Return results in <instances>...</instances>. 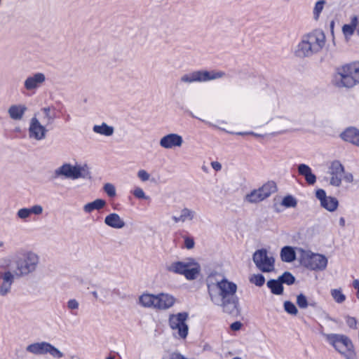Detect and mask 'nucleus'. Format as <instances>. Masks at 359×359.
Instances as JSON below:
<instances>
[{
  "instance_id": "79ce46f5",
  "label": "nucleus",
  "mask_w": 359,
  "mask_h": 359,
  "mask_svg": "<svg viewBox=\"0 0 359 359\" xmlns=\"http://www.w3.org/2000/svg\"><path fill=\"white\" fill-rule=\"evenodd\" d=\"M133 194L137 199H148V197L145 196V194L142 188H135L133 190Z\"/></svg>"
},
{
  "instance_id": "2f4dec72",
  "label": "nucleus",
  "mask_w": 359,
  "mask_h": 359,
  "mask_svg": "<svg viewBox=\"0 0 359 359\" xmlns=\"http://www.w3.org/2000/svg\"><path fill=\"white\" fill-rule=\"evenodd\" d=\"M297 203H273L272 209L277 213H281L289 208H294Z\"/></svg>"
},
{
  "instance_id": "603ef678",
  "label": "nucleus",
  "mask_w": 359,
  "mask_h": 359,
  "mask_svg": "<svg viewBox=\"0 0 359 359\" xmlns=\"http://www.w3.org/2000/svg\"><path fill=\"white\" fill-rule=\"evenodd\" d=\"M242 327V323L239 321H236L233 323L231 325V329L233 331H238Z\"/></svg>"
},
{
  "instance_id": "de8ad7c7",
  "label": "nucleus",
  "mask_w": 359,
  "mask_h": 359,
  "mask_svg": "<svg viewBox=\"0 0 359 359\" xmlns=\"http://www.w3.org/2000/svg\"><path fill=\"white\" fill-rule=\"evenodd\" d=\"M320 205L330 212L337 210L338 203H320Z\"/></svg>"
},
{
  "instance_id": "ddd939ff",
  "label": "nucleus",
  "mask_w": 359,
  "mask_h": 359,
  "mask_svg": "<svg viewBox=\"0 0 359 359\" xmlns=\"http://www.w3.org/2000/svg\"><path fill=\"white\" fill-rule=\"evenodd\" d=\"M252 259L261 271L269 273L274 271L275 259L266 250L261 249L255 251Z\"/></svg>"
},
{
  "instance_id": "338daca9",
  "label": "nucleus",
  "mask_w": 359,
  "mask_h": 359,
  "mask_svg": "<svg viewBox=\"0 0 359 359\" xmlns=\"http://www.w3.org/2000/svg\"><path fill=\"white\" fill-rule=\"evenodd\" d=\"M340 223H341V224L342 226H344V219L343 218H341V219H340Z\"/></svg>"
},
{
  "instance_id": "680f3d73",
  "label": "nucleus",
  "mask_w": 359,
  "mask_h": 359,
  "mask_svg": "<svg viewBox=\"0 0 359 359\" xmlns=\"http://www.w3.org/2000/svg\"><path fill=\"white\" fill-rule=\"evenodd\" d=\"M93 202H95V203H102V202H104V201L102 200V199H100V198H97V199L93 201Z\"/></svg>"
},
{
  "instance_id": "20e7f679",
  "label": "nucleus",
  "mask_w": 359,
  "mask_h": 359,
  "mask_svg": "<svg viewBox=\"0 0 359 359\" xmlns=\"http://www.w3.org/2000/svg\"><path fill=\"white\" fill-rule=\"evenodd\" d=\"M334 83L338 87L352 88L359 83V62L346 64L337 69Z\"/></svg>"
},
{
  "instance_id": "09e8293b",
  "label": "nucleus",
  "mask_w": 359,
  "mask_h": 359,
  "mask_svg": "<svg viewBox=\"0 0 359 359\" xmlns=\"http://www.w3.org/2000/svg\"><path fill=\"white\" fill-rule=\"evenodd\" d=\"M46 119V126H48L52 124L55 118V115L54 113H50L49 114L44 115Z\"/></svg>"
},
{
  "instance_id": "3c124183",
  "label": "nucleus",
  "mask_w": 359,
  "mask_h": 359,
  "mask_svg": "<svg viewBox=\"0 0 359 359\" xmlns=\"http://www.w3.org/2000/svg\"><path fill=\"white\" fill-rule=\"evenodd\" d=\"M352 286L356 290V297L359 300V279L354 280Z\"/></svg>"
},
{
  "instance_id": "6ab92c4d",
  "label": "nucleus",
  "mask_w": 359,
  "mask_h": 359,
  "mask_svg": "<svg viewBox=\"0 0 359 359\" xmlns=\"http://www.w3.org/2000/svg\"><path fill=\"white\" fill-rule=\"evenodd\" d=\"M340 137L345 142L359 147V129L355 127L347 128L340 134Z\"/></svg>"
},
{
  "instance_id": "864d4df0",
  "label": "nucleus",
  "mask_w": 359,
  "mask_h": 359,
  "mask_svg": "<svg viewBox=\"0 0 359 359\" xmlns=\"http://www.w3.org/2000/svg\"><path fill=\"white\" fill-rule=\"evenodd\" d=\"M211 166L216 171H219L222 169V165L217 161H212L211 163Z\"/></svg>"
},
{
  "instance_id": "423d86ee",
  "label": "nucleus",
  "mask_w": 359,
  "mask_h": 359,
  "mask_svg": "<svg viewBox=\"0 0 359 359\" xmlns=\"http://www.w3.org/2000/svg\"><path fill=\"white\" fill-rule=\"evenodd\" d=\"M16 271L18 276H27L36 270L39 264V255L31 250H21L16 254Z\"/></svg>"
},
{
  "instance_id": "a19ab883",
  "label": "nucleus",
  "mask_w": 359,
  "mask_h": 359,
  "mask_svg": "<svg viewBox=\"0 0 359 359\" xmlns=\"http://www.w3.org/2000/svg\"><path fill=\"white\" fill-rule=\"evenodd\" d=\"M104 190L107 193V194L111 198H113L116 196V188L114 185L111 183H107L104 186Z\"/></svg>"
},
{
  "instance_id": "6e6d98bb",
  "label": "nucleus",
  "mask_w": 359,
  "mask_h": 359,
  "mask_svg": "<svg viewBox=\"0 0 359 359\" xmlns=\"http://www.w3.org/2000/svg\"><path fill=\"white\" fill-rule=\"evenodd\" d=\"M281 202H296L294 198L292 195L285 196Z\"/></svg>"
},
{
  "instance_id": "4d7b16f0",
  "label": "nucleus",
  "mask_w": 359,
  "mask_h": 359,
  "mask_svg": "<svg viewBox=\"0 0 359 359\" xmlns=\"http://www.w3.org/2000/svg\"><path fill=\"white\" fill-rule=\"evenodd\" d=\"M41 111L43 112L44 115L49 114L51 112V109L50 107H43L41 109Z\"/></svg>"
},
{
  "instance_id": "c756f323",
  "label": "nucleus",
  "mask_w": 359,
  "mask_h": 359,
  "mask_svg": "<svg viewBox=\"0 0 359 359\" xmlns=\"http://www.w3.org/2000/svg\"><path fill=\"white\" fill-rule=\"evenodd\" d=\"M267 286L270 288L272 293L275 294H281L283 291V287L280 280H271L267 282Z\"/></svg>"
},
{
  "instance_id": "c85d7f7f",
  "label": "nucleus",
  "mask_w": 359,
  "mask_h": 359,
  "mask_svg": "<svg viewBox=\"0 0 359 359\" xmlns=\"http://www.w3.org/2000/svg\"><path fill=\"white\" fill-rule=\"evenodd\" d=\"M358 24V17L354 15L351 19L350 24H346L342 27V31L346 36H351Z\"/></svg>"
},
{
  "instance_id": "39448f33",
  "label": "nucleus",
  "mask_w": 359,
  "mask_h": 359,
  "mask_svg": "<svg viewBox=\"0 0 359 359\" xmlns=\"http://www.w3.org/2000/svg\"><path fill=\"white\" fill-rule=\"evenodd\" d=\"M296 250L298 261L302 266L316 271H322L327 268L328 259L325 255L302 248Z\"/></svg>"
},
{
  "instance_id": "aec40b11",
  "label": "nucleus",
  "mask_w": 359,
  "mask_h": 359,
  "mask_svg": "<svg viewBox=\"0 0 359 359\" xmlns=\"http://www.w3.org/2000/svg\"><path fill=\"white\" fill-rule=\"evenodd\" d=\"M298 173L303 176L309 185H313L316 182V176L312 172L311 168L306 164L300 163L297 167Z\"/></svg>"
},
{
  "instance_id": "72a5a7b5",
  "label": "nucleus",
  "mask_w": 359,
  "mask_h": 359,
  "mask_svg": "<svg viewBox=\"0 0 359 359\" xmlns=\"http://www.w3.org/2000/svg\"><path fill=\"white\" fill-rule=\"evenodd\" d=\"M284 309L287 313L290 315L295 316L298 313V310L294 304L290 301H286L284 302Z\"/></svg>"
},
{
  "instance_id": "8fccbe9b",
  "label": "nucleus",
  "mask_w": 359,
  "mask_h": 359,
  "mask_svg": "<svg viewBox=\"0 0 359 359\" xmlns=\"http://www.w3.org/2000/svg\"><path fill=\"white\" fill-rule=\"evenodd\" d=\"M343 179L346 182L351 183L353 181V175L351 172H345L343 173Z\"/></svg>"
},
{
  "instance_id": "49530a36",
  "label": "nucleus",
  "mask_w": 359,
  "mask_h": 359,
  "mask_svg": "<svg viewBox=\"0 0 359 359\" xmlns=\"http://www.w3.org/2000/svg\"><path fill=\"white\" fill-rule=\"evenodd\" d=\"M330 184L334 187H339L341 184V177L331 175Z\"/></svg>"
},
{
  "instance_id": "5fc2aeb1",
  "label": "nucleus",
  "mask_w": 359,
  "mask_h": 359,
  "mask_svg": "<svg viewBox=\"0 0 359 359\" xmlns=\"http://www.w3.org/2000/svg\"><path fill=\"white\" fill-rule=\"evenodd\" d=\"M189 114L191 117L198 118V120L203 121V123H205V124L208 125L209 126H212V127L215 126L214 124H212V123H210L209 121H205V120H203L201 118H199L196 117L191 111H189Z\"/></svg>"
},
{
  "instance_id": "2eb2a0df",
  "label": "nucleus",
  "mask_w": 359,
  "mask_h": 359,
  "mask_svg": "<svg viewBox=\"0 0 359 359\" xmlns=\"http://www.w3.org/2000/svg\"><path fill=\"white\" fill-rule=\"evenodd\" d=\"M46 126L41 123L35 114L30 119L28 128L29 137L37 141L43 140L46 137Z\"/></svg>"
},
{
  "instance_id": "0e129e2a",
  "label": "nucleus",
  "mask_w": 359,
  "mask_h": 359,
  "mask_svg": "<svg viewBox=\"0 0 359 359\" xmlns=\"http://www.w3.org/2000/svg\"><path fill=\"white\" fill-rule=\"evenodd\" d=\"M309 306L315 307L316 306V302H311V303L309 304Z\"/></svg>"
},
{
  "instance_id": "69168bd1",
  "label": "nucleus",
  "mask_w": 359,
  "mask_h": 359,
  "mask_svg": "<svg viewBox=\"0 0 359 359\" xmlns=\"http://www.w3.org/2000/svg\"><path fill=\"white\" fill-rule=\"evenodd\" d=\"M327 319L331 320V321L335 322V323L337 322V320L335 319H334V318H332L331 317H327Z\"/></svg>"
},
{
  "instance_id": "4c0bfd02",
  "label": "nucleus",
  "mask_w": 359,
  "mask_h": 359,
  "mask_svg": "<svg viewBox=\"0 0 359 359\" xmlns=\"http://www.w3.org/2000/svg\"><path fill=\"white\" fill-rule=\"evenodd\" d=\"M12 264V257L7 256L0 259V269H8Z\"/></svg>"
},
{
  "instance_id": "bf43d9fd",
  "label": "nucleus",
  "mask_w": 359,
  "mask_h": 359,
  "mask_svg": "<svg viewBox=\"0 0 359 359\" xmlns=\"http://www.w3.org/2000/svg\"><path fill=\"white\" fill-rule=\"evenodd\" d=\"M247 132H238V133H236L235 134L238 135H248V133H246Z\"/></svg>"
},
{
  "instance_id": "1a4fd4ad",
  "label": "nucleus",
  "mask_w": 359,
  "mask_h": 359,
  "mask_svg": "<svg viewBox=\"0 0 359 359\" xmlns=\"http://www.w3.org/2000/svg\"><path fill=\"white\" fill-rule=\"evenodd\" d=\"M88 165L86 164H76L74 165L65 163L56 168L52 175L53 179H71L76 180L85 177L87 174Z\"/></svg>"
},
{
  "instance_id": "a18cd8bd",
  "label": "nucleus",
  "mask_w": 359,
  "mask_h": 359,
  "mask_svg": "<svg viewBox=\"0 0 359 359\" xmlns=\"http://www.w3.org/2000/svg\"><path fill=\"white\" fill-rule=\"evenodd\" d=\"M137 177L142 182H147L149 180L150 175L145 170H140L137 172Z\"/></svg>"
},
{
  "instance_id": "9d476101",
  "label": "nucleus",
  "mask_w": 359,
  "mask_h": 359,
  "mask_svg": "<svg viewBox=\"0 0 359 359\" xmlns=\"http://www.w3.org/2000/svg\"><path fill=\"white\" fill-rule=\"evenodd\" d=\"M189 314L187 312H181L170 314L168 318V324L173 332V335L179 339H185L189 333L187 320Z\"/></svg>"
},
{
  "instance_id": "dca6fc26",
  "label": "nucleus",
  "mask_w": 359,
  "mask_h": 359,
  "mask_svg": "<svg viewBox=\"0 0 359 359\" xmlns=\"http://www.w3.org/2000/svg\"><path fill=\"white\" fill-rule=\"evenodd\" d=\"M17 273L10 270H6L0 275L1 283L0 284V296L6 297L11 292L12 285Z\"/></svg>"
},
{
  "instance_id": "f257e3e1",
  "label": "nucleus",
  "mask_w": 359,
  "mask_h": 359,
  "mask_svg": "<svg viewBox=\"0 0 359 359\" xmlns=\"http://www.w3.org/2000/svg\"><path fill=\"white\" fill-rule=\"evenodd\" d=\"M208 290L211 302L221 306L223 311L229 314L238 312V299L236 294L237 285L226 278L213 281L208 280Z\"/></svg>"
},
{
  "instance_id": "6e6552de",
  "label": "nucleus",
  "mask_w": 359,
  "mask_h": 359,
  "mask_svg": "<svg viewBox=\"0 0 359 359\" xmlns=\"http://www.w3.org/2000/svg\"><path fill=\"white\" fill-rule=\"evenodd\" d=\"M168 269L170 272L184 275L187 280H192L199 275L201 266L194 258H188L182 262L172 263Z\"/></svg>"
},
{
  "instance_id": "c03bdc74",
  "label": "nucleus",
  "mask_w": 359,
  "mask_h": 359,
  "mask_svg": "<svg viewBox=\"0 0 359 359\" xmlns=\"http://www.w3.org/2000/svg\"><path fill=\"white\" fill-rule=\"evenodd\" d=\"M316 196L320 202H327L326 192L322 189H318L316 191Z\"/></svg>"
},
{
  "instance_id": "e2e57ef3",
  "label": "nucleus",
  "mask_w": 359,
  "mask_h": 359,
  "mask_svg": "<svg viewBox=\"0 0 359 359\" xmlns=\"http://www.w3.org/2000/svg\"><path fill=\"white\" fill-rule=\"evenodd\" d=\"M330 202L334 203V202H338V201L334 198H330Z\"/></svg>"
},
{
  "instance_id": "4be33fe9",
  "label": "nucleus",
  "mask_w": 359,
  "mask_h": 359,
  "mask_svg": "<svg viewBox=\"0 0 359 359\" xmlns=\"http://www.w3.org/2000/svg\"><path fill=\"white\" fill-rule=\"evenodd\" d=\"M105 224L114 229H121L125 226V222L116 213L107 215L104 219Z\"/></svg>"
},
{
  "instance_id": "5701e85b",
  "label": "nucleus",
  "mask_w": 359,
  "mask_h": 359,
  "mask_svg": "<svg viewBox=\"0 0 359 359\" xmlns=\"http://www.w3.org/2000/svg\"><path fill=\"white\" fill-rule=\"evenodd\" d=\"M280 257L283 262L290 263L296 259L295 248L292 246L283 247L280 252Z\"/></svg>"
},
{
  "instance_id": "0eeeda50",
  "label": "nucleus",
  "mask_w": 359,
  "mask_h": 359,
  "mask_svg": "<svg viewBox=\"0 0 359 359\" xmlns=\"http://www.w3.org/2000/svg\"><path fill=\"white\" fill-rule=\"evenodd\" d=\"M326 340L346 359H357L352 341L346 336L338 334L325 335Z\"/></svg>"
},
{
  "instance_id": "58836bf2",
  "label": "nucleus",
  "mask_w": 359,
  "mask_h": 359,
  "mask_svg": "<svg viewBox=\"0 0 359 359\" xmlns=\"http://www.w3.org/2000/svg\"><path fill=\"white\" fill-rule=\"evenodd\" d=\"M346 325L351 329H357L358 321L355 317L346 315L344 316Z\"/></svg>"
},
{
  "instance_id": "b1692460",
  "label": "nucleus",
  "mask_w": 359,
  "mask_h": 359,
  "mask_svg": "<svg viewBox=\"0 0 359 359\" xmlns=\"http://www.w3.org/2000/svg\"><path fill=\"white\" fill-rule=\"evenodd\" d=\"M195 212L188 208H184L181 210L179 215H174L172 219L175 222H184L192 220L195 217Z\"/></svg>"
},
{
  "instance_id": "9b49d317",
  "label": "nucleus",
  "mask_w": 359,
  "mask_h": 359,
  "mask_svg": "<svg viewBox=\"0 0 359 359\" xmlns=\"http://www.w3.org/2000/svg\"><path fill=\"white\" fill-rule=\"evenodd\" d=\"M26 351L34 355L49 354L55 359H60L65 354L58 348L46 341H36L26 346Z\"/></svg>"
},
{
  "instance_id": "f8f14e48",
  "label": "nucleus",
  "mask_w": 359,
  "mask_h": 359,
  "mask_svg": "<svg viewBox=\"0 0 359 359\" xmlns=\"http://www.w3.org/2000/svg\"><path fill=\"white\" fill-rule=\"evenodd\" d=\"M276 183L268 181L258 189L252 190L245 196L246 202H262L277 191Z\"/></svg>"
},
{
  "instance_id": "412c9836",
  "label": "nucleus",
  "mask_w": 359,
  "mask_h": 359,
  "mask_svg": "<svg viewBox=\"0 0 359 359\" xmlns=\"http://www.w3.org/2000/svg\"><path fill=\"white\" fill-rule=\"evenodd\" d=\"M27 110L26 105L22 104H13L8 109L10 118L15 121L21 120Z\"/></svg>"
},
{
  "instance_id": "13d9d810",
  "label": "nucleus",
  "mask_w": 359,
  "mask_h": 359,
  "mask_svg": "<svg viewBox=\"0 0 359 359\" xmlns=\"http://www.w3.org/2000/svg\"><path fill=\"white\" fill-rule=\"evenodd\" d=\"M248 134L254 135L255 137H261L262 135L260 134L255 133L254 132L250 131L249 133H247Z\"/></svg>"
},
{
  "instance_id": "4468645a",
  "label": "nucleus",
  "mask_w": 359,
  "mask_h": 359,
  "mask_svg": "<svg viewBox=\"0 0 359 359\" xmlns=\"http://www.w3.org/2000/svg\"><path fill=\"white\" fill-rule=\"evenodd\" d=\"M224 74L222 72H210L208 71H196L182 76L180 81L185 83L205 82L221 78Z\"/></svg>"
},
{
  "instance_id": "cd10ccee",
  "label": "nucleus",
  "mask_w": 359,
  "mask_h": 359,
  "mask_svg": "<svg viewBox=\"0 0 359 359\" xmlns=\"http://www.w3.org/2000/svg\"><path fill=\"white\" fill-rule=\"evenodd\" d=\"M329 173L330 175L342 177L344 173V167L339 161H334L329 167Z\"/></svg>"
},
{
  "instance_id": "f704fd0d",
  "label": "nucleus",
  "mask_w": 359,
  "mask_h": 359,
  "mask_svg": "<svg viewBox=\"0 0 359 359\" xmlns=\"http://www.w3.org/2000/svg\"><path fill=\"white\" fill-rule=\"evenodd\" d=\"M282 283H286L287 285H292L294 282V277L292 275V273L289 272H285L281 276L278 278Z\"/></svg>"
},
{
  "instance_id": "e433bc0d",
  "label": "nucleus",
  "mask_w": 359,
  "mask_h": 359,
  "mask_svg": "<svg viewBox=\"0 0 359 359\" xmlns=\"http://www.w3.org/2000/svg\"><path fill=\"white\" fill-rule=\"evenodd\" d=\"M184 239V246L188 250H191L194 248L195 242L192 237L184 235L182 236Z\"/></svg>"
},
{
  "instance_id": "f03ea898",
  "label": "nucleus",
  "mask_w": 359,
  "mask_h": 359,
  "mask_svg": "<svg viewBox=\"0 0 359 359\" xmlns=\"http://www.w3.org/2000/svg\"><path fill=\"white\" fill-rule=\"evenodd\" d=\"M176 301V298L170 293L151 294L144 292L139 297L138 304L144 308L166 311L172 308L175 304Z\"/></svg>"
},
{
  "instance_id": "393cba45",
  "label": "nucleus",
  "mask_w": 359,
  "mask_h": 359,
  "mask_svg": "<svg viewBox=\"0 0 359 359\" xmlns=\"http://www.w3.org/2000/svg\"><path fill=\"white\" fill-rule=\"evenodd\" d=\"M43 211V208L41 205H36L29 208L20 209L18 215L21 219H26L31 215H40Z\"/></svg>"
},
{
  "instance_id": "ea45409f",
  "label": "nucleus",
  "mask_w": 359,
  "mask_h": 359,
  "mask_svg": "<svg viewBox=\"0 0 359 359\" xmlns=\"http://www.w3.org/2000/svg\"><path fill=\"white\" fill-rule=\"evenodd\" d=\"M104 203H87L84 207L83 210L86 212H90L93 210H99L103 208Z\"/></svg>"
},
{
  "instance_id": "774afa93",
  "label": "nucleus",
  "mask_w": 359,
  "mask_h": 359,
  "mask_svg": "<svg viewBox=\"0 0 359 359\" xmlns=\"http://www.w3.org/2000/svg\"><path fill=\"white\" fill-rule=\"evenodd\" d=\"M106 359H114V357H112V356H109V357H107Z\"/></svg>"
},
{
  "instance_id": "7c9ffc66",
  "label": "nucleus",
  "mask_w": 359,
  "mask_h": 359,
  "mask_svg": "<svg viewBox=\"0 0 359 359\" xmlns=\"http://www.w3.org/2000/svg\"><path fill=\"white\" fill-rule=\"evenodd\" d=\"M249 280L251 283L258 287L262 286L265 283L264 276L259 273L251 275L249 278Z\"/></svg>"
},
{
  "instance_id": "f3484780",
  "label": "nucleus",
  "mask_w": 359,
  "mask_h": 359,
  "mask_svg": "<svg viewBox=\"0 0 359 359\" xmlns=\"http://www.w3.org/2000/svg\"><path fill=\"white\" fill-rule=\"evenodd\" d=\"M182 137L177 133H169L163 136L159 141L160 146L165 149H172L182 147L183 144Z\"/></svg>"
},
{
  "instance_id": "473e14b6",
  "label": "nucleus",
  "mask_w": 359,
  "mask_h": 359,
  "mask_svg": "<svg viewBox=\"0 0 359 359\" xmlns=\"http://www.w3.org/2000/svg\"><path fill=\"white\" fill-rule=\"evenodd\" d=\"M325 4V0H319L316 3L314 8H313V16L316 20L318 19L320 13L323 10Z\"/></svg>"
},
{
  "instance_id": "7ed1b4c3",
  "label": "nucleus",
  "mask_w": 359,
  "mask_h": 359,
  "mask_svg": "<svg viewBox=\"0 0 359 359\" xmlns=\"http://www.w3.org/2000/svg\"><path fill=\"white\" fill-rule=\"evenodd\" d=\"M325 43V36L320 30L304 35L298 44L297 53L299 57H310L320 52Z\"/></svg>"
},
{
  "instance_id": "052dcab7",
  "label": "nucleus",
  "mask_w": 359,
  "mask_h": 359,
  "mask_svg": "<svg viewBox=\"0 0 359 359\" xmlns=\"http://www.w3.org/2000/svg\"><path fill=\"white\" fill-rule=\"evenodd\" d=\"M92 294L93 296L95 298V299H97L98 298V294H97V292L96 291H93L92 292Z\"/></svg>"
},
{
  "instance_id": "a211bd4d",
  "label": "nucleus",
  "mask_w": 359,
  "mask_h": 359,
  "mask_svg": "<svg viewBox=\"0 0 359 359\" xmlns=\"http://www.w3.org/2000/svg\"><path fill=\"white\" fill-rule=\"evenodd\" d=\"M45 81V74L41 72H36L27 77L24 81V87L28 91L35 92Z\"/></svg>"
},
{
  "instance_id": "37998d69",
  "label": "nucleus",
  "mask_w": 359,
  "mask_h": 359,
  "mask_svg": "<svg viewBox=\"0 0 359 359\" xmlns=\"http://www.w3.org/2000/svg\"><path fill=\"white\" fill-rule=\"evenodd\" d=\"M67 306L69 310L74 311L77 310L79 307V302L75 299H70L67 303Z\"/></svg>"
},
{
  "instance_id": "a878e982",
  "label": "nucleus",
  "mask_w": 359,
  "mask_h": 359,
  "mask_svg": "<svg viewBox=\"0 0 359 359\" xmlns=\"http://www.w3.org/2000/svg\"><path fill=\"white\" fill-rule=\"evenodd\" d=\"M93 130L95 133L109 137L113 135L114 129L112 126L102 123L101 125H95L93 128Z\"/></svg>"
},
{
  "instance_id": "c9c22d12",
  "label": "nucleus",
  "mask_w": 359,
  "mask_h": 359,
  "mask_svg": "<svg viewBox=\"0 0 359 359\" xmlns=\"http://www.w3.org/2000/svg\"><path fill=\"white\" fill-rule=\"evenodd\" d=\"M297 304L302 309H305L309 306V302L306 297L303 294H299L297 296Z\"/></svg>"
},
{
  "instance_id": "bb28decb",
  "label": "nucleus",
  "mask_w": 359,
  "mask_h": 359,
  "mask_svg": "<svg viewBox=\"0 0 359 359\" xmlns=\"http://www.w3.org/2000/svg\"><path fill=\"white\" fill-rule=\"evenodd\" d=\"M330 292L333 301L335 303L341 304L346 302V296L345 294H344L341 287L332 288L330 290Z\"/></svg>"
}]
</instances>
